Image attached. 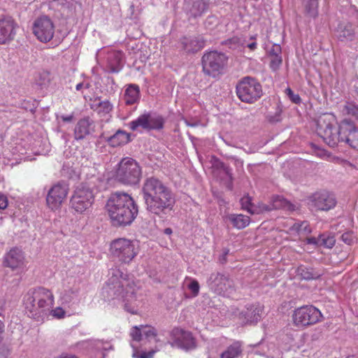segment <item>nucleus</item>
I'll list each match as a JSON object with an SVG mask.
<instances>
[{
	"instance_id": "1",
	"label": "nucleus",
	"mask_w": 358,
	"mask_h": 358,
	"mask_svg": "<svg viewBox=\"0 0 358 358\" xmlns=\"http://www.w3.org/2000/svg\"><path fill=\"white\" fill-rule=\"evenodd\" d=\"M139 286L135 280L115 267L110 269L108 279L103 288V294L108 299H117L125 302V309L132 314L136 313L134 307L129 308V303L136 299Z\"/></svg>"
},
{
	"instance_id": "2",
	"label": "nucleus",
	"mask_w": 358,
	"mask_h": 358,
	"mask_svg": "<svg viewBox=\"0 0 358 358\" xmlns=\"http://www.w3.org/2000/svg\"><path fill=\"white\" fill-rule=\"evenodd\" d=\"M146 209L150 213L161 217L166 210H172L175 198L171 190L159 179L147 178L142 187Z\"/></svg>"
},
{
	"instance_id": "3",
	"label": "nucleus",
	"mask_w": 358,
	"mask_h": 358,
	"mask_svg": "<svg viewBox=\"0 0 358 358\" xmlns=\"http://www.w3.org/2000/svg\"><path fill=\"white\" fill-rule=\"evenodd\" d=\"M108 214L115 225L130 224L138 215V206L127 193L117 192L110 195L106 206Z\"/></svg>"
},
{
	"instance_id": "4",
	"label": "nucleus",
	"mask_w": 358,
	"mask_h": 358,
	"mask_svg": "<svg viewBox=\"0 0 358 358\" xmlns=\"http://www.w3.org/2000/svg\"><path fill=\"white\" fill-rule=\"evenodd\" d=\"M141 176V167L135 159L124 157L119 162L115 178L120 182L127 185H135L140 182Z\"/></svg>"
},
{
	"instance_id": "5",
	"label": "nucleus",
	"mask_w": 358,
	"mask_h": 358,
	"mask_svg": "<svg viewBox=\"0 0 358 358\" xmlns=\"http://www.w3.org/2000/svg\"><path fill=\"white\" fill-rule=\"evenodd\" d=\"M110 252L113 259L121 264H129L138 255L134 243L127 238H117L110 245Z\"/></svg>"
},
{
	"instance_id": "6",
	"label": "nucleus",
	"mask_w": 358,
	"mask_h": 358,
	"mask_svg": "<svg viewBox=\"0 0 358 358\" xmlns=\"http://www.w3.org/2000/svg\"><path fill=\"white\" fill-rule=\"evenodd\" d=\"M236 94L242 101L251 103L262 95V85L256 79L245 77L238 83Z\"/></svg>"
},
{
	"instance_id": "7",
	"label": "nucleus",
	"mask_w": 358,
	"mask_h": 358,
	"mask_svg": "<svg viewBox=\"0 0 358 358\" xmlns=\"http://www.w3.org/2000/svg\"><path fill=\"white\" fill-rule=\"evenodd\" d=\"M292 318L296 327L305 328L321 322L322 314L313 306H303L294 310Z\"/></svg>"
},
{
	"instance_id": "8",
	"label": "nucleus",
	"mask_w": 358,
	"mask_h": 358,
	"mask_svg": "<svg viewBox=\"0 0 358 358\" xmlns=\"http://www.w3.org/2000/svg\"><path fill=\"white\" fill-rule=\"evenodd\" d=\"M227 57L222 52L210 51L202 57L203 71L205 74L215 78L222 73L227 64Z\"/></svg>"
},
{
	"instance_id": "9",
	"label": "nucleus",
	"mask_w": 358,
	"mask_h": 358,
	"mask_svg": "<svg viewBox=\"0 0 358 358\" xmlns=\"http://www.w3.org/2000/svg\"><path fill=\"white\" fill-rule=\"evenodd\" d=\"M94 195L92 190L84 185L78 186L71 199V206L78 213H83L92 205Z\"/></svg>"
},
{
	"instance_id": "10",
	"label": "nucleus",
	"mask_w": 358,
	"mask_h": 358,
	"mask_svg": "<svg viewBox=\"0 0 358 358\" xmlns=\"http://www.w3.org/2000/svg\"><path fill=\"white\" fill-rule=\"evenodd\" d=\"M33 33L38 40L43 43H47L54 36V24L47 16L38 17L34 22Z\"/></svg>"
},
{
	"instance_id": "11",
	"label": "nucleus",
	"mask_w": 358,
	"mask_h": 358,
	"mask_svg": "<svg viewBox=\"0 0 358 358\" xmlns=\"http://www.w3.org/2000/svg\"><path fill=\"white\" fill-rule=\"evenodd\" d=\"M69 192L68 185L58 182L54 185L48 191L46 196L48 207L52 210H56L62 206L66 199Z\"/></svg>"
},
{
	"instance_id": "12",
	"label": "nucleus",
	"mask_w": 358,
	"mask_h": 358,
	"mask_svg": "<svg viewBox=\"0 0 358 358\" xmlns=\"http://www.w3.org/2000/svg\"><path fill=\"white\" fill-rule=\"evenodd\" d=\"M128 125L132 131H136L139 127L147 130L161 129L164 126V120L160 116L152 117L145 113L129 122Z\"/></svg>"
},
{
	"instance_id": "13",
	"label": "nucleus",
	"mask_w": 358,
	"mask_h": 358,
	"mask_svg": "<svg viewBox=\"0 0 358 358\" xmlns=\"http://www.w3.org/2000/svg\"><path fill=\"white\" fill-rule=\"evenodd\" d=\"M208 285L212 290L219 294L231 293L233 289V281L227 275L219 272L210 274Z\"/></svg>"
},
{
	"instance_id": "14",
	"label": "nucleus",
	"mask_w": 358,
	"mask_h": 358,
	"mask_svg": "<svg viewBox=\"0 0 358 358\" xmlns=\"http://www.w3.org/2000/svg\"><path fill=\"white\" fill-rule=\"evenodd\" d=\"M35 298V292L33 289L29 290L24 297V304L27 313L30 317L37 321H43L46 317V313L44 309L41 308L39 301L34 300Z\"/></svg>"
},
{
	"instance_id": "15",
	"label": "nucleus",
	"mask_w": 358,
	"mask_h": 358,
	"mask_svg": "<svg viewBox=\"0 0 358 358\" xmlns=\"http://www.w3.org/2000/svg\"><path fill=\"white\" fill-rule=\"evenodd\" d=\"M17 24L8 15L0 17V44H7L12 41L15 35Z\"/></svg>"
},
{
	"instance_id": "16",
	"label": "nucleus",
	"mask_w": 358,
	"mask_h": 358,
	"mask_svg": "<svg viewBox=\"0 0 358 358\" xmlns=\"http://www.w3.org/2000/svg\"><path fill=\"white\" fill-rule=\"evenodd\" d=\"M333 117L330 115H324L317 121V132L322 136L324 141L330 147L336 146V140L333 132V127L331 120Z\"/></svg>"
},
{
	"instance_id": "17",
	"label": "nucleus",
	"mask_w": 358,
	"mask_h": 358,
	"mask_svg": "<svg viewBox=\"0 0 358 358\" xmlns=\"http://www.w3.org/2000/svg\"><path fill=\"white\" fill-rule=\"evenodd\" d=\"M209 0H184L183 9L189 18H198L207 12Z\"/></svg>"
},
{
	"instance_id": "18",
	"label": "nucleus",
	"mask_w": 358,
	"mask_h": 358,
	"mask_svg": "<svg viewBox=\"0 0 358 358\" xmlns=\"http://www.w3.org/2000/svg\"><path fill=\"white\" fill-rule=\"evenodd\" d=\"M59 299L62 306L76 309L81 300L80 288L78 285L65 289L60 294Z\"/></svg>"
},
{
	"instance_id": "19",
	"label": "nucleus",
	"mask_w": 358,
	"mask_h": 358,
	"mask_svg": "<svg viewBox=\"0 0 358 358\" xmlns=\"http://www.w3.org/2000/svg\"><path fill=\"white\" fill-rule=\"evenodd\" d=\"M34 290L35 292L34 300L39 301L41 308L44 309V313H46L48 318V313L54 305V295L50 289L43 287L35 288Z\"/></svg>"
},
{
	"instance_id": "20",
	"label": "nucleus",
	"mask_w": 358,
	"mask_h": 358,
	"mask_svg": "<svg viewBox=\"0 0 358 358\" xmlns=\"http://www.w3.org/2000/svg\"><path fill=\"white\" fill-rule=\"evenodd\" d=\"M130 335L134 341H141L144 338L151 341L154 340L157 341L156 329L148 325H141L134 327L131 329Z\"/></svg>"
},
{
	"instance_id": "21",
	"label": "nucleus",
	"mask_w": 358,
	"mask_h": 358,
	"mask_svg": "<svg viewBox=\"0 0 358 358\" xmlns=\"http://www.w3.org/2000/svg\"><path fill=\"white\" fill-rule=\"evenodd\" d=\"M4 264L13 270L22 268L24 265L22 251L17 248L11 249L5 256Z\"/></svg>"
},
{
	"instance_id": "22",
	"label": "nucleus",
	"mask_w": 358,
	"mask_h": 358,
	"mask_svg": "<svg viewBox=\"0 0 358 358\" xmlns=\"http://www.w3.org/2000/svg\"><path fill=\"white\" fill-rule=\"evenodd\" d=\"M94 131V124L90 118H83L76 124L74 136L76 140H81Z\"/></svg>"
},
{
	"instance_id": "23",
	"label": "nucleus",
	"mask_w": 358,
	"mask_h": 358,
	"mask_svg": "<svg viewBox=\"0 0 358 358\" xmlns=\"http://www.w3.org/2000/svg\"><path fill=\"white\" fill-rule=\"evenodd\" d=\"M262 310L259 306H250L239 314V318L243 324H255L261 317Z\"/></svg>"
},
{
	"instance_id": "24",
	"label": "nucleus",
	"mask_w": 358,
	"mask_h": 358,
	"mask_svg": "<svg viewBox=\"0 0 358 358\" xmlns=\"http://www.w3.org/2000/svg\"><path fill=\"white\" fill-rule=\"evenodd\" d=\"M311 206L317 210H327L334 206V202L327 192L316 193L312 197Z\"/></svg>"
},
{
	"instance_id": "25",
	"label": "nucleus",
	"mask_w": 358,
	"mask_h": 358,
	"mask_svg": "<svg viewBox=\"0 0 358 358\" xmlns=\"http://www.w3.org/2000/svg\"><path fill=\"white\" fill-rule=\"evenodd\" d=\"M182 48L187 52H196L203 48L205 45L204 41L196 36L183 37L181 39Z\"/></svg>"
},
{
	"instance_id": "26",
	"label": "nucleus",
	"mask_w": 358,
	"mask_h": 358,
	"mask_svg": "<svg viewBox=\"0 0 358 358\" xmlns=\"http://www.w3.org/2000/svg\"><path fill=\"white\" fill-rule=\"evenodd\" d=\"M241 204L242 208L247 210L251 215L259 214L264 213L265 210L269 209L266 204L259 203L258 205H255L252 203V199L248 195L244 196L241 199Z\"/></svg>"
},
{
	"instance_id": "27",
	"label": "nucleus",
	"mask_w": 358,
	"mask_h": 358,
	"mask_svg": "<svg viewBox=\"0 0 358 358\" xmlns=\"http://www.w3.org/2000/svg\"><path fill=\"white\" fill-rule=\"evenodd\" d=\"M123 52L118 50L112 51L107 57L108 67L110 72L117 73L122 67Z\"/></svg>"
},
{
	"instance_id": "28",
	"label": "nucleus",
	"mask_w": 358,
	"mask_h": 358,
	"mask_svg": "<svg viewBox=\"0 0 358 358\" xmlns=\"http://www.w3.org/2000/svg\"><path fill=\"white\" fill-rule=\"evenodd\" d=\"M267 207L269 208V209L265 210L264 212L280 208H282L289 211H294L295 210V206L294 204L291 203L289 201L280 196L273 197L272 200V204L267 205Z\"/></svg>"
},
{
	"instance_id": "29",
	"label": "nucleus",
	"mask_w": 358,
	"mask_h": 358,
	"mask_svg": "<svg viewBox=\"0 0 358 358\" xmlns=\"http://www.w3.org/2000/svg\"><path fill=\"white\" fill-rule=\"evenodd\" d=\"M130 141V135L125 131L119 129L108 138V143L113 147L120 146Z\"/></svg>"
},
{
	"instance_id": "30",
	"label": "nucleus",
	"mask_w": 358,
	"mask_h": 358,
	"mask_svg": "<svg viewBox=\"0 0 358 358\" xmlns=\"http://www.w3.org/2000/svg\"><path fill=\"white\" fill-rule=\"evenodd\" d=\"M311 232V229L306 221L293 223L287 229V233L290 235H307Z\"/></svg>"
},
{
	"instance_id": "31",
	"label": "nucleus",
	"mask_w": 358,
	"mask_h": 358,
	"mask_svg": "<svg viewBox=\"0 0 358 358\" xmlns=\"http://www.w3.org/2000/svg\"><path fill=\"white\" fill-rule=\"evenodd\" d=\"M140 97L139 87L134 84L129 85L125 90L124 99L127 105L136 103Z\"/></svg>"
},
{
	"instance_id": "32",
	"label": "nucleus",
	"mask_w": 358,
	"mask_h": 358,
	"mask_svg": "<svg viewBox=\"0 0 358 358\" xmlns=\"http://www.w3.org/2000/svg\"><path fill=\"white\" fill-rule=\"evenodd\" d=\"M234 227L241 229L249 225L250 219L248 216L242 214H230L227 216Z\"/></svg>"
},
{
	"instance_id": "33",
	"label": "nucleus",
	"mask_w": 358,
	"mask_h": 358,
	"mask_svg": "<svg viewBox=\"0 0 358 358\" xmlns=\"http://www.w3.org/2000/svg\"><path fill=\"white\" fill-rule=\"evenodd\" d=\"M357 127L355 126L354 122L352 120L348 119L343 120L341 122L337 132L338 141H343L346 136H348Z\"/></svg>"
},
{
	"instance_id": "34",
	"label": "nucleus",
	"mask_w": 358,
	"mask_h": 358,
	"mask_svg": "<svg viewBox=\"0 0 358 358\" xmlns=\"http://www.w3.org/2000/svg\"><path fill=\"white\" fill-rule=\"evenodd\" d=\"M242 352L241 345L239 342H234L221 355V358H236Z\"/></svg>"
},
{
	"instance_id": "35",
	"label": "nucleus",
	"mask_w": 358,
	"mask_h": 358,
	"mask_svg": "<svg viewBox=\"0 0 358 358\" xmlns=\"http://www.w3.org/2000/svg\"><path fill=\"white\" fill-rule=\"evenodd\" d=\"M341 113L343 115H350L358 120V106L353 102L346 101L341 106Z\"/></svg>"
},
{
	"instance_id": "36",
	"label": "nucleus",
	"mask_w": 358,
	"mask_h": 358,
	"mask_svg": "<svg viewBox=\"0 0 358 358\" xmlns=\"http://www.w3.org/2000/svg\"><path fill=\"white\" fill-rule=\"evenodd\" d=\"M307 13L315 17L317 14L318 0H301Z\"/></svg>"
},
{
	"instance_id": "37",
	"label": "nucleus",
	"mask_w": 358,
	"mask_h": 358,
	"mask_svg": "<svg viewBox=\"0 0 358 358\" xmlns=\"http://www.w3.org/2000/svg\"><path fill=\"white\" fill-rule=\"evenodd\" d=\"M354 30L352 26L350 24H339L337 28V36L339 38H349L353 34Z\"/></svg>"
},
{
	"instance_id": "38",
	"label": "nucleus",
	"mask_w": 358,
	"mask_h": 358,
	"mask_svg": "<svg viewBox=\"0 0 358 358\" xmlns=\"http://www.w3.org/2000/svg\"><path fill=\"white\" fill-rule=\"evenodd\" d=\"M184 284L187 288L192 293L194 296L198 295L200 287L196 280L192 278H187L185 280Z\"/></svg>"
},
{
	"instance_id": "39",
	"label": "nucleus",
	"mask_w": 358,
	"mask_h": 358,
	"mask_svg": "<svg viewBox=\"0 0 358 358\" xmlns=\"http://www.w3.org/2000/svg\"><path fill=\"white\" fill-rule=\"evenodd\" d=\"M348 143L351 148H357L358 147V129L356 128L352 131L343 141Z\"/></svg>"
},
{
	"instance_id": "40",
	"label": "nucleus",
	"mask_w": 358,
	"mask_h": 358,
	"mask_svg": "<svg viewBox=\"0 0 358 358\" xmlns=\"http://www.w3.org/2000/svg\"><path fill=\"white\" fill-rule=\"evenodd\" d=\"M224 44L228 45L231 49H236L239 47L243 46L245 41L241 37L234 36L224 42Z\"/></svg>"
},
{
	"instance_id": "41",
	"label": "nucleus",
	"mask_w": 358,
	"mask_h": 358,
	"mask_svg": "<svg viewBox=\"0 0 358 358\" xmlns=\"http://www.w3.org/2000/svg\"><path fill=\"white\" fill-rule=\"evenodd\" d=\"M113 108V104L108 100L100 101L97 106L99 113L108 114L112 111Z\"/></svg>"
},
{
	"instance_id": "42",
	"label": "nucleus",
	"mask_w": 358,
	"mask_h": 358,
	"mask_svg": "<svg viewBox=\"0 0 358 358\" xmlns=\"http://www.w3.org/2000/svg\"><path fill=\"white\" fill-rule=\"evenodd\" d=\"M218 24L219 19L214 15H208L204 22L205 27L209 30H213Z\"/></svg>"
},
{
	"instance_id": "43",
	"label": "nucleus",
	"mask_w": 358,
	"mask_h": 358,
	"mask_svg": "<svg viewBox=\"0 0 358 358\" xmlns=\"http://www.w3.org/2000/svg\"><path fill=\"white\" fill-rule=\"evenodd\" d=\"M66 316V312L63 310V308L60 307H57L55 309H52V308L50 310V312L48 313V317H52V318L54 319H63Z\"/></svg>"
},
{
	"instance_id": "44",
	"label": "nucleus",
	"mask_w": 358,
	"mask_h": 358,
	"mask_svg": "<svg viewBox=\"0 0 358 358\" xmlns=\"http://www.w3.org/2000/svg\"><path fill=\"white\" fill-rule=\"evenodd\" d=\"M340 240L349 246L354 243L355 236H354L352 231H348L341 236Z\"/></svg>"
},
{
	"instance_id": "45",
	"label": "nucleus",
	"mask_w": 358,
	"mask_h": 358,
	"mask_svg": "<svg viewBox=\"0 0 358 358\" xmlns=\"http://www.w3.org/2000/svg\"><path fill=\"white\" fill-rule=\"evenodd\" d=\"M182 338L185 340V343H182L185 348L188 350L195 347V341L191 334L185 333L182 334Z\"/></svg>"
},
{
	"instance_id": "46",
	"label": "nucleus",
	"mask_w": 358,
	"mask_h": 358,
	"mask_svg": "<svg viewBox=\"0 0 358 358\" xmlns=\"http://www.w3.org/2000/svg\"><path fill=\"white\" fill-rule=\"evenodd\" d=\"M337 165H341L343 168H344L348 173H350L355 169V165H353L351 162L341 159L337 157Z\"/></svg>"
},
{
	"instance_id": "47",
	"label": "nucleus",
	"mask_w": 358,
	"mask_h": 358,
	"mask_svg": "<svg viewBox=\"0 0 358 358\" xmlns=\"http://www.w3.org/2000/svg\"><path fill=\"white\" fill-rule=\"evenodd\" d=\"M281 64L282 58L278 53H275V55H272L270 66L273 71L277 70L281 65Z\"/></svg>"
},
{
	"instance_id": "48",
	"label": "nucleus",
	"mask_w": 358,
	"mask_h": 358,
	"mask_svg": "<svg viewBox=\"0 0 358 358\" xmlns=\"http://www.w3.org/2000/svg\"><path fill=\"white\" fill-rule=\"evenodd\" d=\"M321 243H322L324 246H326L328 248H331L334 246L336 243V239L333 236L327 238L322 236Z\"/></svg>"
},
{
	"instance_id": "49",
	"label": "nucleus",
	"mask_w": 358,
	"mask_h": 358,
	"mask_svg": "<svg viewBox=\"0 0 358 358\" xmlns=\"http://www.w3.org/2000/svg\"><path fill=\"white\" fill-rule=\"evenodd\" d=\"M286 93L287 94V96H289V98L295 103H299V101H301V98L300 96L298 95V94H295L291 89L289 88H287L286 90Z\"/></svg>"
},
{
	"instance_id": "50",
	"label": "nucleus",
	"mask_w": 358,
	"mask_h": 358,
	"mask_svg": "<svg viewBox=\"0 0 358 358\" xmlns=\"http://www.w3.org/2000/svg\"><path fill=\"white\" fill-rule=\"evenodd\" d=\"M8 198L6 195L0 192V210H4L8 206Z\"/></svg>"
},
{
	"instance_id": "51",
	"label": "nucleus",
	"mask_w": 358,
	"mask_h": 358,
	"mask_svg": "<svg viewBox=\"0 0 358 358\" xmlns=\"http://www.w3.org/2000/svg\"><path fill=\"white\" fill-rule=\"evenodd\" d=\"M317 155L322 158L326 159L327 160L334 159V157H332L327 151L324 150H320L317 152Z\"/></svg>"
},
{
	"instance_id": "52",
	"label": "nucleus",
	"mask_w": 358,
	"mask_h": 358,
	"mask_svg": "<svg viewBox=\"0 0 358 358\" xmlns=\"http://www.w3.org/2000/svg\"><path fill=\"white\" fill-rule=\"evenodd\" d=\"M321 242H322V237H320L318 239L316 238H314V237H311V238H307V240H306V243L308 244L314 245L320 244Z\"/></svg>"
},
{
	"instance_id": "53",
	"label": "nucleus",
	"mask_w": 358,
	"mask_h": 358,
	"mask_svg": "<svg viewBox=\"0 0 358 358\" xmlns=\"http://www.w3.org/2000/svg\"><path fill=\"white\" fill-rule=\"evenodd\" d=\"M251 40H253L252 43H250L247 45V47L250 49L251 50H254L257 48V43L255 42L256 40V36H252L250 37Z\"/></svg>"
},
{
	"instance_id": "54",
	"label": "nucleus",
	"mask_w": 358,
	"mask_h": 358,
	"mask_svg": "<svg viewBox=\"0 0 358 358\" xmlns=\"http://www.w3.org/2000/svg\"><path fill=\"white\" fill-rule=\"evenodd\" d=\"M229 250L228 249H224L223 250V254L220 257L219 261L221 264H224L227 262V256L229 254Z\"/></svg>"
},
{
	"instance_id": "55",
	"label": "nucleus",
	"mask_w": 358,
	"mask_h": 358,
	"mask_svg": "<svg viewBox=\"0 0 358 358\" xmlns=\"http://www.w3.org/2000/svg\"><path fill=\"white\" fill-rule=\"evenodd\" d=\"M157 350H158L157 349L155 350L149 351L148 352H143V354L141 355L139 358H152L155 352H157Z\"/></svg>"
},
{
	"instance_id": "56",
	"label": "nucleus",
	"mask_w": 358,
	"mask_h": 358,
	"mask_svg": "<svg viewBox=\"0 0 358 358\" xmlns=\"http://www.w3.org/2000/svg\"><path fill=\"white\" fill-rule=\"evenodd\" d=\"M90 85L89 83H80L76 85V90L77 91H80L83 88L88 89L90 87Z\"/></svg>"
},
{
	"instance_id": "57",
	"label": "nucleus",
	"mask_w": 358,
	"mask_h": 358,
	"mask_svg": "<svg viewBox=\"0 0 358 358\" xmlns=\"http://www.w3.org/2000/svg\"><path fill=\"white\" fill-rule=\"evenodd\" d=\"M3 331H4V324H3V322H1L0 320V342L1 341V339H2V334H3Z\"/></svg>"
},
{
	"instance_id": "58",
	"label": "nucleus",
	"mask_w": 358,
	"mask_h": 358,
	"mask_svg": "<svg viewBox=\"0 0 358 358\" xmlns=\"http://www.w3.org/2000/svg\"><path fill=\"white\" fill-rule=\"evenodd\" d=\"M62 119L64 122H71L73 119V115L62 116Z\"/></svg>"
},
{
	"instance_id": "59",
	"label": "nucleus",
	"mask_w": 358,
	"mask_h": 358,
	"mask_svg": "<svg viewBox=\"0 0 358 358\" xmlns=\"http://www.w3.org/2000/svg\"><path fill=\"white\" fill-rule=\"evenodd\" d=\"M59 358H78L75 355H62Z\"/></svg>"
},
{
	"instance_id": "60",
	"label": "nucleus",
	"mask_w": 358,
	"mask_h": 358,
	"mask_svg": "<svg viewBox=\"0 0 358 358\" xmlns=\"http://www.w3.org/2000/svg\"><path fill=\"white\" fill-rule=\"evenodd\" d=\"M172 233V230L170 228H166L165 229V234H171Z\"/></svg>"
},
{
	"instance_id": "61",
	"label": "nucleus",
	"mask_w": 358,
	"mask_h": 358,
	"mask_svg": "<svg viewBox=\"0 0 358 358\" xmlns=\"http://www.w3.org/2000/svg\"><path fill=\"white\" fill-rule=\"evenodd\" d=\"M186 124L187 126H189V127H195L196 126V124L195 123H189L187 121H185Z\"/></svg>"
},
{
	"instance_id": "62",
	"label": "nucleus",
	"mask_w": 358,
	"mask_h": 358,
	"mask_svg": "<svg viewBox=\"0 0 358 358\" xmlns=\"http://www.w3.org/2000/svg\"><path fill=\"white\" fill-rule=\"evenodd\" d=\"M274 50H275L276 52H280V47L279 45H275Z\"/></svg>"
},
{
	"instance_id": "63",
	"label": "nucleus",
	"mask_w": 358,
	"mask_h": 358,
	"mask_svg": "<svg viewBox=\"0 0 358 358\" xmlns=\"http://www.w3.org/2000/svg\"><path fill=\"white\" fill-rule=\"evenodd\" d=\"M355 92L358 94V84L355 85Z\"/></svg>"
},
{
	"instance_id": "64",
	"label": "nucleus",
	"mask_w": 358,
	"mask_h": 358,
	"mask_svg": "<svg viewBox=\"0 0 358 358\" xmlns=\"http://www.w3.org/2000/svg\"><path fill=\"white\" fill-rule=\"evenodd\" d=\"M346 358H358V357H357L355 355H350V356H348Z\"/></svg>"
}]
</instances>
